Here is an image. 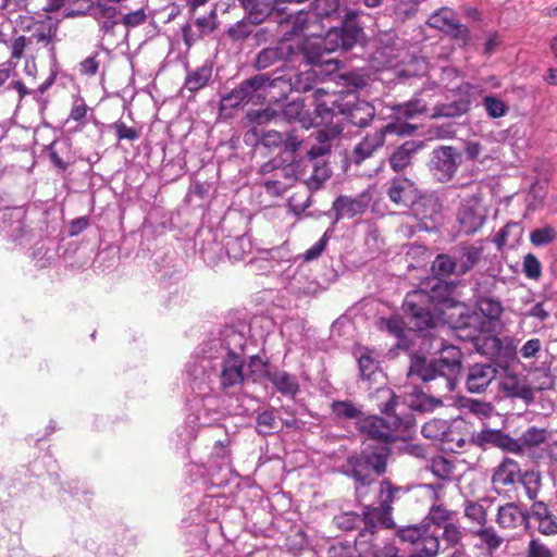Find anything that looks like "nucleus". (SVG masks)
I'll return each instance as SVG.
<instances>
[{
    "label": "nucleus",
    "mask_w": 557,
    "mask_h": 557,
    "mask_svg": "<svg viewBox=\"0 0 557 557\" xmlns=\"http://www.w3.org/2000/svg\"><path fill=\"white\" fill-rule=\"evenodd\" d=\"M404 317L408 324L418 333L425 336L424 345L429 351L435 350L434 356L426 357L422 354H413L410 359L408 374L417 376L422 382L442 379L447 393L455 391L458 376L462 370V352L455 345H445L441 337L431 334L442 315L432 305L426 289H413L407 293L403 301Z\"/></svg>",
    "instance_id": "obj_1"
},
{
    "label": "nucleus",
    "mask_w": 557,
    "mask_h": 557,
    "mask_svg": "<svg viewBox=\"0 0 557 557\" xmlns=\"http://www.w3.org/2000/svg\"><path fill=\"white\" fill-rule=\"evenodd\" d=\"M359 11L347 10L343 16L342 27H330L324 38L307 41L302 48L295 47L290 41L284 40L275 47L262 49L256 57L255 66L264 70L277 61H292L301 57L312 69L301 72L296 82L297 90L308 91L314 89L310 84L313 77L320 74H331L338 67V62L330 54L337 50L347 51L363 38V29L357 23Z\"/></svg>",
    "instance_id": "obj_2"
},
{
    "label": "nucleus",
    "mask_w": 557,
    "mask_h": 557,
    "mask_svg": "<svg viewBox=\"0 0 557 557\" xmlns=\"http://www.w3.org/2000/svg\"><path fill=\"white\" fill-rule=\"evenodd\" d=\"M245 325L240 329L234 325H225L216 334H212L211 341H216V351L213 354L214 385L226 394L239 391L244 382L250 376L244 372L245 359L243 352L246 346Z\"/></svg>",
    "instance_id": "obj_3"
},
{
    "label": "nucleus",
    "mask_w": 557,
    "mask_h": 557,
    "mask_svg": "<svg viewBox=\"0 0 557 557\" xmlns=\"http://www.w3.org/2000/svg\"><path fill=\"white\" fill-rule=\"evenodd\" d=\"M377 408L384 417L368 416L357 422L358 430L366 436L363 442L373 444L395 443L399 436L395 432L408 431L413 425L411 416L400 417L396 413V407L400 397L389 387H379L375 392Z\"/></svg>",
    "instance_id": "obj_4"
},
{
    "label": "nucleus",
    "mask_w": 557,
    "mask_h": 557,
    "mask_svg": "<svg viewBox=\"0 0 557 557\" xmlns=\"http://www.w3.org/2000/svg\"><path fill=\"white\" fill-rule=\"evenodd\" d=\"M313 97L318 101L314 110V125H332L347 121L364 127L374 117V108L366 101H357L355 94L329 95L323 88H314Z\"/></svg>",
    "instance_id": "obj_5"
},
{
    "label": "nucleus",
    "mask_w": 557,
    "mask_h": 557,
    "mask_svg": "<svg viewBox=\"0 0 557 557\" xmlns=\"http://www.w3.org/2000/svg\"><path fill=\"white\" fill-rule=\"evenodd\" d=\"M391 454L389 444L363 442L360 453L348 456L339 472L352 479L359 486H370L375 478L386 472Z\"/></svg>",
    "instance_id": "obj_6"
},
{
    "label": "nucleus",
    "mask_w": 557,
    "mask_h": 557,
    "mask_svg": "<svg viewBox=\"0 0 557 557\" xmlns=\"http://www.w3.org/2000/svg\"><path fill=\"white\" fill-rule=\"evenodd\" d=\"M430 300L438 309L442 315V323L447 324L451 330L468 325L472 327L478 322L476 311H471L469 307L455 297L457 284L455 281H445L434 277L429 284Z\"/></svg>",
    "instance_id": "obj_7"
},
{
    "label": "nucleus",
    "mask_w": 557,
    "mask_h": 557,
    "mask_svg": "<svg viewBox=\"0 0 557 557\" xmlns=\"http://www.w3.org/2000/svg\"><path fill=\"white\" fill-rule=\"evenodd\" d=\"M216 345H220V343L208 338L201 344L200 352L191 356L186 364L185 382L195 396L215 391L212 351H216Z\"/></svg>",
    "instance_id": "obj_8"
},
{
    "label": "nucleus",
    "mask_w": 557,
    "mask_h": 557,
    "mask_svg": "<svg viewBox=\"0 0 557 557\" xmlns=\"http://www.w3.org/2000/svg\"><path fill=\"white\" fill-rule=\"evenodd\" d=\"M322 126L311 134L314 143L311 144L306 154V168H310L312 174H331L330 159L332 157L333 141L343 132L339 123Z\"/></svg>",
    "instance_id": "obj_9"
},
{
    "label": "nucleus",
    "mask_w": 557,
    "mask_h": 557,
    "mask_svg": "<svg viewBox=\"0 0 557 557\" xmlns=\"http://www.w3.org/2000/svg\"><path fill=\"white\" fill-rule=\"evenodd\" d=\"M484 325V320L478 314V322L474 323L473 330L467 325L465 330L460 326V329H455L454 331L458 338L471 342L480 354L488 356L491 359L507 362L513 357V349L509 346H504L503 341L498 336L483 334Z\"/></svg>",
    "instance_id": "obj_10"
},
{
    "label": "nucleus",
    "mask_w": 557,
    "mask_h": 557,
    "mask_svg": "<svg viewBox=\"0 0 557 557\" xmlns=\"http://www.w3.org/2000/svg\"><path fill=\"white\" fill-rule=\"evenodd\" d=\"M290 83L283 76L271 77L269 74H258L244 81L238 87L222 98L225 106L237 107L243 102H249L257 91L264 94L272 88H280L282 95L288 90Z\"/></svg>",
    "instance_id": "obj_11"
},
{
    "label": "nucleus",
    "mask_w": 557,
    "mask_h": 557,
    "mask_svg": "<svg viewBox=\"0 0 557 557\" xmlns=\"http://www.w3.org/2000/svg\"><path fill=\"white\" fill-rule=\"evenodd\" d=\"M416 131V126L405 122H393L385 125L383 128L368 134L361 143H359L349 160L356 164H360L364 159L371 157L373 151L383 146L386 134L396 135H411Z\"/></svg>",
    "instance_id": "obj_12"
},
{
    "label": "nucleus",
    "mask_w": 557,
    "mask_h": 557,
    "mask_svg": "<svg viewBox=\"0 0 557 557\" xmlns=\"http://www.w3.org/2000/svg\"><path fill=\"white\" fill-rule=\"evenodd\" d=\"M195 412L188 417V423L199 428L216 425L223 418L221 401L211 393L195 396L193 399Z\"/></svg>",
    "instance_id": "obj_13"
},
{
    "label": "nucleus",
    "mask_w": 557,
    "mask_h": 557,
    "mask_svg": "<svg viewBox=\"0 0 557 557\" xmlns=\"http://www.w3.org/2000/svg\"><path fill=\"white\" fill-rule=\"evenodd\" d=\"M370 202L371 194L369 188L359 193L356 197L339 195L332 203V210L334 211L332 227L342 219H354L355 216L364 213L369 208Z\"/></svg>",
    "instance_id": "obj_14"
},
{
    "label": "nucleus",
    "mask_w": 557,
    "mask_h": 557,
    "mask_svg": "<svg viewBox=\"0 0 557 557\" xmlns=\"http://www.w3.org/2000/svg\"><path fill=\"white\" fill-rule=\"evenodd\" d=\"M486 209L481 199L473 195L471 199L463 201L458 210L457 221L460 232L466 235L476 233L486 221Z\"/></svg>",
    "instance_id": "obj_15"
},
{
    "label": "nucleus",
    "mask_w": 557,
    "mask_h": 557,
    "mask_svg": "<svg viewBox=\"0 0 557 557\" xmlns=\"http://www.w3.org/2000/svg\"><path fill=\"white\" fill-rule=\"evenodd\" d=\"M334 16L341 17L338 0H315L313 3V12L310 14L299 12L296 23L299 29L306 32L307 35L312 37L311 41H314L318 37L322 38L321 35L310 30L315 24V20L331 18ZM325 36H323V38Z\"/></svg>",
    "instance_id": "obj_16"
},
{
    "label": "nucleus",
    "mask_w": 557,
    "mask_h": 557,
    "mask_svg": "<svg viewBox=\"0 0 557 557\" xmlns=\"http://www.w3.org/2000/svg\"><path fill=\"white\" fill-rule=\"evenodd\" d=\"M387 331L397 338L396 347L407 350L411 346L418 345L420 354H429V348L424 345L425 336L418 334L410 325L409 330H405L404 321L400 318L392 317L386 321Z\"/></svg>",
    "instance_id": "obj_17"
},
{
    "label": "nucleus",
    "mask_w": 557,
    "mask_h": 557,
    "mask_svg": "<svg viewBox=\"0 0 557 557\" xmlns=\"http://www.w3.org/2000/svg\"><path fill=\"white\" fill-rule=\"evenodd\" d=\"M389 199L404 207H412L420 195L416 184L407 176H394L391 186L387 189Z\"/></svg>",
    "instance_id": "obj_18"
},
{
    "label": "nucleus",
    "mask_w": 557,
    "mask_h": 557,
    "mask_svg": "<svg viewBox=\"0 0 557 557\" xmlns=\"http://www.w3.org/2000/svg\"><path fill=\"white\" fill-rule=\"evenodd\" d=\"M429 25L462 40H466L469 35L468 28L459 24L456 14L449 9L433 13L429 17Z\"/></svg>",
    "instance_id": "obj_19"
},
{
    "label": "nucleus",
    "mask_w": 557,
    "mask_h": 557,
    "mask_svg": "<svg viewBox=\"0 0 557 557\" xmlns=\"http://www.w3.org/2000/svg\"><path fill=\"white\" fill-rule=\"evenodd\" d=\"M285 156L283 157H276L273 160L264 163L261 166L260 174H269L273 171L281 170L282 174H295L294 165L289 162L293 161V153L298 149V147L301 144V139L298 137L293 136L289 133H285Z\"/></svg>",
    "instance_id": "obj_20"
},
{
    "label": "nucleus",
    "mask_w": 557,
    "mask_h": 557,
    "mask_svg": "<svg viewBox=\"0 0 557 557\" xmlns=\"http://www.w3.org/2000/svg\"><path fill=\"white\" fill-rule=\"evenodd\" d=\"M219 177L212 176L210 180H200L198 176H194L190 181L188 193L185 196V201L195 207H200L205 202L210 201L216 191Z\"/></svg>",
    "instance_id": "obj_21"
},
{
    "label": "nucleus",
    "mask_w": 557,
    "mask_h": 557,
    "mask_svg": "<svg viewBox=\"0 0 557 557\" xmlns=\"http://www.w3.org/2000/svg\"><path fill=\"white\" fill-rule=\"evenodd\" d=\"M461 162L462 154L456 148L441 146L432 152L431 169L444 174H454Z\"/></svg>",
    "instance_id": "obj_22"
},
{
    "label": "nucleus",
    "mask_w": 557,
    "mask_h": 557,
    "mask_svg": "<svg viewBox=\"0 0 557 557\" xmlns=\"http://www.w3.org/2000/svg\"><path fill=\"white\" fill-rule=\"evenodd\" d=\"M456 264L457 276L465 275L480 261L482 249L473 245L458 246L448 251Z\"/></svg>",
    "instance_id": "obj_23"
},
{
    "label": "nucleus",
    "mask_w": 557,
    "mask_h": 557,
    "mask_svg": "<svg viewBox=\"0 0 557 557\" xmlns=\"http://www.w3.org/2000/svg\"><path fill=\"white\" fill-rule=\"evenodd\" d=\"M496 370L491 364L475 363L470 367L466 386L470 393H482L484 392L492 380L495 377Z\"/></svg>",
    "instance_id": "obj_24"
},
{
    "label": "nucleus",
    "mask_w": 557,
    "mask_h": 557,
    "mask_svg": "<svg viewBox=\"0 0 557 557\" xmlns=\"http://www.w3.org/2000/svg\"><path fill=\"white\" fill-rule=\"evenodd\" d=\"M396 535L404 543L421 546L425 545L426 539L438 537L436 530H431V523L424 521L421 524L401 527L397 530Z\"/></svg>",
    "instance_id": "obj_25"
},
{
    "label": "nucleus",
    "mask_w": 557,
    "mask_h": 557,
    "mask_svg": "<svg viewBox=\"0 0 557 557\" xmlns=\"http://www.w3.org/2000/svg\"><path fill=\"white\" fill-rule=\"evenodd\" d=\"M265 379L284 396L294 397L299 392V383L296 375L284 370L272 368L267 372Z\"/></svg>",
    "instance_id": "obj_26"
},
{
    "label": "nucleus",
    "mask_w": 557,
    "mask_h": 557,
    "mask_svg": "<svg viewBox=\"0 0 557 557\" xmlns=\"http://www.w3.org/2000/svg\"><path fill=\"white\" fill-rule=\"evenodd\" d=\"M405 401L411 410L421 413L431 412L435 408L443 405V401L440 397L426 394L419 386H413L412 389L407 393Z\"/></svg>",
    "instance_id": "obj_27"
},
{
    "label": "nucleus",
    "mask_w": 557,
    "mask_h": 557,
    "mask_svg": "<svg viewBox=\"0 0 557 557\" xmlns=\"http://www.w3.org/2000/svg\"><path fill=\"white\" fill-rule=\"evenodd\" d=\"M521 469L519 463L510 458H505L495 469L492 483L497 486H508L519 482Z\"/></svg>",
    "instance_id": "obj_28"
},
{
    "label": "nucleus",
    "mask_w": 557,
    "mask_h": 557,
    "mask_svg": "<svg viewBox=\"0 0 557 557\" xmlns=\"http://www.w3.org/2000/svg\"><path fill=\"white\" fill-rule=\"evenodd\" d=\"M92 15L97 20L100 30L104 34L113 33L114 27L119 24L117 9L104 1H98L92 7Z\"/></svg>",
    "instance_id": "obj_29"
},
{
    "label": "nucleus",
    "mask_w": 557,
    "mask_h": 557,
    "mask_svg": "<svg viewBox=\"0 0 557 557\" xmlns=\"http://www.w3.org/2000/svg\"><path fill=\"white\" fill-rule=\"evenodd\" d=\"M423 147V141L408 140L403 144L389 159L392 169L401 172L410 164L412 156Z\"/></svg>",
    "instance_id": "obj_30"
},
{
    "label": "nucleus",
    "mask_w": 557,
    "mask_h": 557,
    "mask_svg": "<svg viewBox=\"0 0 557 557\" xmlns=\"http://www.w3.org/2000/svg\"><path fill=\"white\" fill-rule=\"evenodd\" d=\"M47 153L49 160L54 164L55 169L60 171L66 170L67 165L73 161L67 139H57L52 141L47 148Z\"/></svg>",
    "instance_id": "obj_31"
},
{
    "label": "nucleus",
    "mask_w": 557,
    "mask_h": 557,
    "mask_svg": "<svg viewBox=\"0 0 557 557\" xmlns=\"http://www.w3.org/2000/svg\"><path fill=\"white\" fill-rule=\"evenodd\" d=\"M528 520V516L515 503L499 506L497 511V523L500 528L512 529Z\"/></svg>",
    "instance_id": "obj_32"
},
{
    "label": "nucleus",
    "mask_w": 557,
    "mask_h": 557,
    "mask_svg": "<svg viewBox=\"0 0 557 557\" xmlns=\"http://www.w3.org/2000/svg\"><path fill=\"white\" fill-rule=\"evenodd\" d=\"M288 289L292 294L297 296H313L320 292L321 285L315 278L310 277L307 273L298 271L290 278Z\"/></svg>",
    "instance_id": "obj_33"
},
{
    "label": "nucleus",
    "mask_w": 557,
    "mask_h": 557,
    "mask_svg": "<svg viewBox=\"0 0 557 557\" xmlns=\"http://www.w3.org/2000/svg\"><path fill=\"white\" fill-rule=\"evenodd\" d=\"M206 471L211 485L215 487L228 485L234 475L232 463L207 461Z\"/></svg>",
    "instance_id": "obj_34"
},
{
    "label": "nucleus",
    "mask_w": 557,
    "mask_h": 557,
    "mask_svg": "<svg viewBox=\"0 0 557 557\" xmlns=\"http://www.w3.org/2000/svg\"><path fill=\"white\" fill-rule=\"evenodd\" d=\"M413 210L421 215V219L437 221L441 218L442 205L434 196L419 195L417 202L412 205Z\"/></svg>",
    "instance_id": "obj_35"
},
{
    "label": "nucleus",
    "mask_w": 557,
    "mask_h": 557,
    "mask_svg": "<svg viewBox=\"0 0 557 557\" xmlns=\"http://www.w3.org/2000/svg\"><path fill=\"white\" fill-rule=\"evenodd\" d=\"M256 431L258 434L267 436L278 431V420L274 408L256 412Z\"/></svg>",
    "instance_id": "obj_36"
},
{
    "label": "nucleus",
    "mask_w": 557,
    "mask_h": 557,
    "mask_svg": "<svg viewBox=\"0 0 557 557\" xmlns=\"http://www.w3.org/2000/svg\"><path fill=\"white\" fill-rule=\"evenodd\" d=\"M251 248L252 245L247 234L233 237L225 245L228 258L236 261L245 260V257L250 253Z\"/></svg>",
    "instance_id": "obj_37"
},
{
    "label": "nucleus",
    "mask_w": 557,
    "mask_h": 557,
    "mask_svg": "<svg viewBox=\"0 0 557 557\" xmlns=\"http://www.w3.org/2000/svg\"><path fill=\"white\" fill-rule=\"evenodd\" d=\"M331 411L337 420H361L363 416L351 400H333L331 403Z\"/></svg>",
    "instance_id": "obj_38"
},
{
    "label": "nucleus",
    "mask_w": 557,
    "mask_h": 557,
    "mask_svg": "<svg viewBox=\"0 0 557 557\" xmlns=\"http://www.w3.org/2000/svg\"><path fill=\"white\" fill-rule=\"evenodd\" d=\"M476 312L481 319L486 318L488 321H496L503 313L502 302L493 297H479L476 299Z\"/></svg>",
    "instance_id": "obj_39"
},
{
    "label": "nucleus",
    "mask_w": 557,
    "mask_h": 557,
    "mask_svg": "<svg viewBox=\"0 0 557 557\" xmlns=\"http://www.w3.org/2000/svg\"><path fill=\"white\" fill-rule=\"evenodd\" d=\"M281 115L280 120H286L288 122L292 121H299L302 126L308 127L309 125H314V117L310 120V123L307 124L306 121V110H305V103L302 100H293L292 102L287 103L283 110L278 113Z\"/></svg>",
    "instance_id": "obj_40"
},
{
    "label": "nucleus",
    "mask_w": 557,
    "mask_h": 557,
    "mask_svg": "<svg viewBox=\"0 0 557 557\" xmlns=\"http://www.w3.org/2000/svg\"><path fill=\"white\" fill-rule=\"evenodd\" d=\"M211 75L212 67L202 65L187 74L184 86L191 92L198 91L209 83Z\"/></svg>",
    "instance_id": "obj_41"
},
{
    "label": "nucleus",
    "mask_w": 557,
    "mask_h": 557,
    "mask_svg": "<svg viewBox=\"0 0 557 557\" xmlns=\"http://www.w3.org/2000/svg\"><path fill=\"white\" fill-rule=\"evenodd\" d=\"M83 546L96 557H116V552L108 543L102 541L99 534H94L84 540Z\"/></svg>",
    "instance_id": "obj_42"
},
{
    "label": "nucleus",
    "mask_w": 557,
    "mask_h": 557,
    "mask_svg": "<svg viewBox=\"0 0 557 557\" xmlns=\"http://www.w3.org/2000/svg\"><path fill=\"white\" fill-rule=\"evenodd\" d=\"M359 515L360 518L362 519L361 525L363 527L360 529L356 541L362 539L367 541V537L372 536L376 531L377 527L375 521L377 520V508L364 506L362 512Z\"/></svg>",
    "instance_id": "obj_43"
},
{
    "label": "nucleus",
    "mask_w": 557,
    "mask_h": 557,
    "mask_svg": "<svg viewBox=\"0 0 557 557\" xmlns=\"http://www.w3.org/2000/svg\"><path fill=\"white\" fill-rule=\"evenodd\" d=\"M333 524L341 531L350 532L361 528L362 519L360 515L355 511H341L334 516Z\"/></svg>",
    "instance_id": "obj_44"
},
{
    "label": "nucleus",
    "mask_w": 557,
    "mask_h": 557,
    "mask_svg": "<svg viewBox=\"0 0 557 557\" xmlns=\"http://www.w3.org/2000/svg\"><path fill=\"white\" fill-rule=\"evenodd\" d=\"M431 270L435 277L442 278L450 275L457 276L456 264L448 252L438 253L432 262Z\"/></svg>",
    "instance_id": "obj_45"
},
{
    "label": "nucleus",
    "mask_w": 557,
    "mask_h": 557,
    "mask_svg": "<svg viewBox=\"0 0 557 557\" xmlns=\"http://www.w3.org/2000/svg\"><path fill=\"white\" fill-rule=\"evenodd\" d=\"M358 368L360 377L368 382L375 381V375L379 370V362L374 360V358L371 357L368 349H366L359 357H358Z\"/></svg>",
    "instance_id": "obj_46"
},
{
    "label": "nucleus",
    "mask_w": 557,
    "mask_h": 557,
    "mask_svg": "<svg viewBox=\"0 0 557 557\" xmlns=\"http://www.w3.org/2000/svg\"><path fill=\"white\" fill-rule=\"evenodd\" d=\"M519 483L523 485L528 498L534 500L541 487V474L534 470L521 472Z\"/></svg>",
    "instance_id": "obj_47"
},
{
    "label": "nucleus",
    "mask_w": 557,
    "mask_h": 557,
    "mask_svg": "<svg viewBox=\"0 0 557 557\" xmlns=\"http://www.w3.org/2000/svg\"><path fill=\"white\" fill-rule=\"evenodd\" d=\"M546 440L547 431L536 426H530L519 437L523 450L525 448L536 447L543 444Z\"/></svg>",
    "instance_id": "obj_48"
},
{
    "label": "nucleus",
    "mask_w": 557,
    "mask_h": 557,
    "mask_svg": "<svg viewBox=\"0 0 557 557\" xmlns=\"http://www.w3.org/2000/svg\"><path fill=\"white\" fill-rule=\"evenodd\" d=\"M557 237L556 228L552 225L534 228L530 233V242L535 247H545L554 243Z\"/></svg>",
    "instance_id": "obj_49"
},
{
    "label": "nucleus",
    "mask_w": 557,
    "mask_h": 557,
    "mask_svg": "<svg viewBox=\"0 0 557 557\" xmlns=\"http://www.w3.org/2000/svg\"><path fill=\"white\" fill-rule=\"evenodd\" d=\"M426 106L428 104L423 99L414 97L403 104H398L395 108V111L398 116L412 119L416 115L423 113L426 110Z\"/></svg>",
    "instance_id": "obj_50"
},
{
    "label": "nucleus",
    "mask_w": 557,
    "mask_h": 557,
    "mask_svg": "<svg viewBox=\"0 0 557 557\" xmlns=\"http://www.w3.org/2000/svg\"><path fill=\"white\" fill-rule=\"evenodd\" d=\"M503 431L487 429L472 435L471 441L479 447L485 448L488 445L498 447Z\"/></svg>",
    "instance_id": "obj_51"
},
{
    "label": "nucleus",
    "mask_w": 557,
    "mask_h": 557,
    "mask_svg": "<svg viewBox=\"0 0 557 557\" xmlns=\"http://www.w3.org/2000/svg\"><path fill=\"white\" fill-rule=\"evenodd\" d=\"M448 424L441 419H434L422 426V434L430 440H443L448 432Z\"/></svg>",
    "instance_id": "obj_52"
},
{
    "label": "nucleus",
    "mask_w": 557,
    "mask_h": 557,
    "mask_svg": "<svg viewBox=\"0 0 557 557\" xmlns=\"http://www.w3.org/2000/svg\"><path fill=\"white\" fill-rule=\"evenodd\" d=\"M465 516L469 520H471L482 527L485 525L486 521H487L486 509L479 502L466 500L465 502Z\"/></svg>",
    "instance_id": "obj_53"
},
{
    "label": "nucleus",
    "mask_w": 557,
    "mask_h": 557,
    "mask_svg": "<svg viewBox=\"0 0 557 557\" xmlns=\"http://www.w3.org/2000/svg\"><path fill=\"white\" fill-rule=\"evenodd\" d=\"M230 444L231 440L227 436L224 440L216 441L208 461L232 463Z\"/></svg>",
    "instance_id": "obj_54"
},
{
    "label": "nucleus",
    "mask_w": 557,
    "mask_h": 557,
    "mask_svg": "<svg viewBox=\"0 0 557 557\" xmlns=\"http://www.w3.org/2000/svg\"><path fill=\"white\" fill-rule=\"evenodd\" d=\"M490 552L496 550L503 543V539L496 533L493 527L481 528L474 532Z\"/></svg>",
    "instance_id": "obj_55"
},
{
    "label": "nucleus",
    "mask_w": 557,
    "mask_h": 557,
    "mask_svg": "<svg viewBox=\"0 0 557 557\" xmlns=\"http://www.w3.org/2000/svg\"><path fill=\"white\" fill-rule=\"evenodd\" d=\"M258 24L259 23H253L251 18H248L247 15L245 18L231 26L227 34L233 40H243L252 33L253 26Z\"/></svg>",
    "instance_id": "obj_56"
},
{
    "label": "nucleus",
    "mask_w": 557,
    "mask_h": 557,
    "mask_svg": "<svg viewBox=\"0 0 557 557\" xmlns=\"http://www.w3.org/2000/svg\"><path fill=\"white\" fill-rule=\"evenodd\" d=\"M48 21L49 23L47 25H41L34 33V37L36 38L37 42L44 44L46 46L51 44L54 39L57 40L59 28L58 21L52 23L50 17H48Z\"/></svg>",
    "instance_id": "obj_57"
},
{
    "label": "nucleus",
    "mask_w": 557,
    "mask_h": 557,
    "mask_svg": "<svg viewBox=\"0 0 557 557\" xmlns=\"http://www.w3.org/2000/svg\"><path fill=\"white\" fill-rule=\"evenodd\" d=\"M430 469L436 478L447 480L450 478L454 466L447 458L437 456L432 459Z\"/></svg>",
    "instance_id": "obj_58"
},
{
    "label": "nucleus",
    "mask_w": 557,
    "mask_h": 557,
    "mask_svg": "<svg viewBox=\"0 0 557 557\" xmlns=\"http://www.w3.org/2000/svg\"><path fill=\"white\" fill-rule=\"evenodd\" d=\"M332 233H333V228L329 227L324 232V234L321 236V238L304 252V255H302L304 260L305 261H313V260L318 259L322 255V252L325 250Z\"/></svg>",
    "instance_id": "obj_59"
},
{
    "label": "nucleus",
    "mask_w": 557,
    "mask_h": 557,
    "mask_svg": "<svg viewBox=\"0 0 557 557\" xmlns=\"http://www.w3.org/2000/svg\"><path fill=\"white\" fill-rule=\"evenodd\" d=\"M280 412L283 414V417L280 418L283 426L295 431H300L304 429L305 422L296 418L297 412L293 407L287 405L282 406Z\"/></svg>",
    "instance_id": "obj_60"
},
{
    "label": "nucleus",
    "mask_w": 557,
    "mask_h": 557,
    "mask_svg": "<svg viewBox=\"0 0 557 557\" xmlns=\"http://www.w3.org/2000/svg\"><path fill=\"white\" fill-rule=\"evenodd\" d=\"M238 2L247 12L248 18H251L253 23L263 22L267 16V12L258 0H238Z\"/></svg>",
    "instance_id": "obj_61"
},
{
    "label": "nucleus",
    "mask_w": 557,
    "mask_h": 557,
    "mask_svg": "<svg viewBox=\"0 0 557 557\" xmlns=\"http://www.w3.org/2000/svg\"><path fill=\"white\" fill-rule=\"evenodd\" d=\"M483 104L487 114L493 119L504 116L508 110L506 103L494 96H486L483 99Z\"/></svg>",
    "instance_id": "obj_62"
},
{
    "label": "nucleus",
    "mask_w": 557,
    "mask_h": 557,
    "mask_svg": "<svg viewBox=\"0 0 557 557\" xmlns=\"http://www.w3.org/2000/svg\"><path fill=\"white\" fill-rule=\"evenodd\" d=\"M523 273L528 278L539 280L542 275V264L539 258L533 253H528L523 258Z\"/></svg>",
    "instance_id": "obj_63"
},
{
    "label": "nucleus",
    "mask_w": 557,
    "mask_h": 557,
    "mask_svg": "<svg viewBox=\"0 0 557 557\" xmlns=\"http://www.w3.org/2000/svg\"><path fill=\"white\" fill-rule=\"evenodd\" d=\"M428 62L424 58H416L406 69L399 71V77H416L428 73Z\"/></svg>",
    "instance_id": "obj_64"
}]
</instances>
